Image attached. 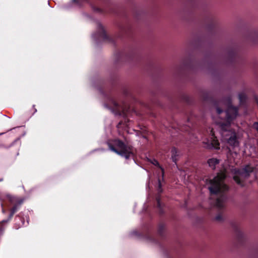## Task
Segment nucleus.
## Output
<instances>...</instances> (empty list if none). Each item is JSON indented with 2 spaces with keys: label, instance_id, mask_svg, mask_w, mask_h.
Returning <instances> with one entry per match:
<instances>
[{
  "label": "nucleus",
  "instance_id": "473e14b6",
  "mask_svg": "<svg viewBox=\"0 0 258 258\" xmlns=\"http://www.w3.org/2000/svg\"><path fill=\"white\" fill-rule=\"evenodd\" d=\"M20 226H19V227H16L15 228H16V229H18V228L20 227Z\"/></svg>",
  "mask_w": 258,
  "mask_h": 258
},
{
  "label": "nucleus",
  "instance_id": "a878e982",
  "mask_svg": "<svg viewBox=\"0 0 258 258\" xmlns=\"http://www.w3.org/2000/svg\"><path fill=\"white\" fill-rule=\"evenodd\" d=\"M21 223H22V224L21 225V226H27L28 224V222L27 221V223L26 224L25 223V221L23 220H21Z\"/></svg>",
  "mask_w": 258,
  "mask_h": 258
},
{
  "label": "nucleus",
  "instance_id": "c85d7f7f",
  "mask_svg": "<svg viewBox=\"0 0 258 258\" xmlns=\"http://www.w3.org/2000/svg\"><path fill=\"white\" fill-rule=\"evenodd\" d=\"M10 201H11V203H12V204H13V203L15 202V201L13 199H11Z\"/></svg>",
  "mask_w": 258,
  "mask_h": 258
},
{
  "label": "nucleus",
  "instance_id": "0eeeda50",
  "mask_svg": "<svg viewBox=\"0 0 258 258\" xmlns=\"http://www.w3.org/2000/svg\"><path fill=\"white\" fill-rule=\"evenodd\" d=\"M23 202V199H20L16 201L13 207L10 210V213L8 218L7 219L3 220L0 222V234H2L5 230V227L4 224L8 223L11 220L14 214L20 209Z\"/></svg>",
  "mask_w": 258,
  "mask_h": 258
},
{
  "label": "nucleus",
  "instance_id": "4be33fe9",
  "mask_svg": "<svg viewBox=\"0 0 258 258\" xmlns=\"http://www.w3.org/2000/svg\"><path fill=\"white\" fill-rule=\"evenodd\" d=\"M148 161L155 166H160L159 162L156 159H148Z\"/></svg>",
  "mask_w": 258,
  "mask_h": 258
},
{
  "label": "nucleus",
  "instance_id": "4468645a",
  "mask_svg": "<svg viewBox=\"0 0 258 258\" xmlns=\"http://www.w3.org/2000/svg\"><path fill=\"white\" fill-rule=\"evenodd\" d=\"M248 39L252 41H255L258 39V30L251 31L249 34Z\"/></svg>",
  "mask_w": 258,
  "mask_h": 258
},
{
  "label": "nucleus",
  "instance_id": "b1692460",
  "mask_svg": "<svg viewBox=\"0 0 258 258\" xmlns=\"http://www.w3.org/2000/svg\"><path fill=\"white\" fill-rule=\"evenodd\" d=\"M182 65L183 66H184L185 67H187V68L190 67V64L188 63V62H187V61L186 60H183V61L182 62Z\"/></svg>",
  "mask_w": 258,
  "mask_h": 258
},
{
  "label": "nucleus",
  "instance_id": "393cba45",
  "mask_svg": "<svg viewBox=\"0 0 258 258\" xmlns=\"http://www.w3.org/2000/svg\"><path fill=\"white\" fill-rule=\"evenodd\" d=\"M253 127L258 132V122H255L253 124Z\"/></svg>",
  "mask_w": 258,
  "mask_h": 258
},
{
  "label": "nucleus",
  "instance_id": "2eb2a0df",
  "mask_svg": "<svg viewBox=\"0 0 258 258\" xmlns=\"http://www.w3.org/2000/svg\"><path fill=\"white\" fill-rule=\"evenodd\" d=\"M219 163V160L215 158L210 159L208 160V163L209 166L212 167L213 169H215V165L218 164Z\"/></svg>",
  "mask_w": 258,
  "mask_h": 258
},
{
  "label": "nucleus",
  "instance_id": "1a4fd4ad",
  "mask_svg": "<svg viewBox=\"0 0 258 258\" xmlns=\"http://www.w3.org/2000/svg\"><path fill=\"white\" fill-rule=\"evenodd\" d=\"M114 114L116 115L121 116L124 117L126 115V112L128 109L127 105L120 104L114 101Z\"/></svg>",
  "mask_w": 258,
  "mask_h": 258
},
{
  "label": "nucleus",
  "instance_id": "7ed1b4c3",
  "mask_svg": "<svg viewBox=\"0 0 258 258\" xmlns=\"http://www.w3.org/2000/svg\"><path fill=\"white\" fill-rule=\"evenodd\" d=\"M112 86L113 76L110 73L108 80L104 81L101 86L97 88L101 95L104 108L111 113H113Z\"/></svg>",
  "mask_w": 258,
  "mask_h": 258
},
{
  "label": "nucleus",
  "instance_id": "dca6fc26",
  "mask_svg": "<svg viewBox=\"0 0 258 258\" xmlns=\"http://www.w3.org/2000/svg\"><path fill=\"white\" fill-rule=\"evenodd\" d=\"M201 96L204 100H207L210 97V94L208 91L202 90L201 92Z\"/></svg>",
  "mask_w": 258,
  "mask_h": 258
},
{
  "label": "nucleus",
  "instance_id": "cd10ccee",
  "mask_svg": "<svg viewBox=\"0 0 258 258\" xmlns=\"http://www.w3.org/2000/svg\"><path fill=\"white\" fill-rule=\"evenodd\" d=\"M97 150H102V151H103L104 149H96V150H94L93 151V152H94V151H97Z\"/></svg>",
  "mask_w": 258,
  "mask_h": 258
},
{
  "label": "nucleus",
  "instance_id": "6ab92c4d",
  "mask_svg": "<svg viewBox=\"0 0 258 258\" xmlns=\"http://www.w3.org/2000/svg\"><path fill=\"white\" fill-rule=\"evenodd\" d=\"M246 95L243 93H239L238 95V99L240 103H243L246 100Z\"/></svg>",
  "mask_w": 258,
  "mask_h": 258
},
{
  "label": "nucleus",
  "instance_id": "6e6552de",
  "mask_svg": "<svg viewBox=\"0 0 258 258\" xmlns=\"http://www.w3.org/2000/svg\"><path fill=\"white\" fill-rule=\"evenodd\" d=\"M72 2L79 7H82L85 4H89L92 10L95 12L105 13H107L109 12V11L105 8L100 9L99 8H96L95 6L92 5V4L90 2L89 0H72Z\"/></svg>",
  "mask_w": 258,
  "mask_h": 258
},
{
  "label": "nucleus",
  "instance_id": "7c9ffc66",
  "mask_svg": "<svg viewBox=\"0 0 258 258\" xmlns=\"http://www.w3.org/2000/svg\"><path fill=\"white\" fill-rule=\"evenodd\" d=\"M17 218H19V219H21L20 216L19 215L16 216L15 219L16 220Z\"/></svg>",
  "mask_w": 258,
  "mask_h": 258
},
{
  "label": "nucleus",
  "instance_id": "9b49d317",
  "mask_svg": "<svg viewBox=\"0 0 258 258\" xmlns=\"http://www.w3.org/2000/svg\"><path fill=\"white\" fill-rule=\"evenodd\" d=\"M232 227L237 239L239 241L243 240L245 237V235L239 225L237 223H233L232 224Z\"/></svg>",
  "mask_w": 258,
  "mask_h": 258
},
{
  "label": "nucleus",
  "instance_id": "f8f14e48",
  "mask_svg": "<svg viewBox=\"0 0 258 258\" xmlns=\"http://www.w3.org/2000/svg\"><path fill=\"white\" fill-rule=\"evenodd\" d=\"M107 120H105V132L107 138L111 137L112 135V127L111 125V122L110 123L108 122V125H107Z\"/></svg>",
  "mask_w": 258,
  "mask_h": 258
},
{
  "label": "nucleus",
  "instance_id": "f704fd0d",
  "mask_svg": "<svg viewBox=\"0 0 258 258\" xmlns=\"http://www.w3.org/2000/svg\"><path fill=\"white\" fill-rule=\"evenodd\" d=\"M3 179H0V181H2Z\"/></svg>",
  "mask_w": 258,
  "mask_h": 258
},
{
  "label": "nucleus",
  "instance_id": "a211bd4d",
  "mask_svg": "<svg viewBox=\"0 0 258 258\" xmlns=\"http://www.w3.org/2000/svg\"><path fill=\"white\" fill-rule=\"evenodd\" d=\"M211 144H212V147L213 148H215L216 149H219V143L217 139H214L212 140V142H211Z\"/></svg>",
  "mask_w": 258,
  "mask_h": 258
},
{
  "label": "nucleus",
  "instance_id": "f257e3e1",
  "mask_svg": "<svg viewBox=\"0 0 258 258\" xmlns=\"http://www.w3.org/2000/svg\"><path fill=\"white\" fill-rule=\"evenodd\" d=\"M213 109H215L218 115H220L225 110V120L217 122L221 129V135L224 140L231 146L236 147L239 146L236 134L231 128V121L236 118L238 114V108L231 104L230 97L226 101H215Z\"/></svg>",
  "mask_w": 258,
  "mask_h": 258
},
{
  "label": "nucleus",
  "instance_id": "bb28decb",
  "mask_svg": "<svg viewBox=\"0 0 258 258\" xmlns=\"http://www.w3.org/2000/svg\"><path fill=\"white\" fill-rule=\"evenodd\" d=\"M33 108L34 109V113L33 114L37 112V109L35 107V105H33Z\"/></svg>",
  "mask_w": 258,
  "mask_h": 258
},
{
  "label": "nucleus",
  "instance_id": "ddd939ff",
  "mask_svg": "<svg viewBox=\"0 0 258 258\" xmlns=\"http://www.w3.org/2000/svg\"><path fill=\"white\" fill-rule=\"evenodd\" d=\"M171 159H172L173 162H174L175 164H176V162L178 159V156H179L178 151L175 148L173 147L171 149Z\"/></svg>",
  "mask_w": 258,
  "mask_h": 258
},
{
  "label": "nucleus",
  "instance_id": "f03ea898",
  "mask_svg": "<svg viewBox=\"0 0 258 258\" xmlns=\"http://www.w3.org/2000/svg\"><path fill=\"white\" fill-rule=\"evenodd\" d=\"M225 177V174L219 173L214 179L209 181L211 184L209 187L210 192L212 194L216 195L215 206L217 209V213L214 220L219 223L223 222L226 218L225 212L226 202L227 200L226 192L228 190L229 187L223 182Z\"/></svg>",
  "mask_w": 258,
  "mask_h": 258
},
{
  "label": "nucleus",
  "instance_id": "aec40b11",
  "mask_svg": "<svg viewBox=\"0 0 258 258\" xmlns=\"http://www.w3.org/2000/svg\"><path fill=\"white\" fill-rule=\"evenodd\" d=\"M204 147L208 149H212V144L210 142H203Z\"/></svg>",
  "mask_w": 258,
  "mask_h": 258
},
{
  "label": "nucleus",
  "instance_id": "c756f323",
  "mask_svg": "<svg viewBox=\"0 0 258 258\" xmlns=\"http://www.w3.org/2000/svg\"><path fill=\"white\" fill-rule=\"evenodd\" d=\"M2 212L4 214L6 213V210L4 208L2 209Z\"/></svg>",
  "mask_w": 258,
  "mask_h": 258
},
{
  "label": "nucleus",
  "instance_id": "9d476101",
  "mask_svg": "<svg viewBox=\"0 0 258 258\" xmlns=\"http://www.w3.org/2000/svg\"><path fill=\"white\" fill-rule=\"evenodd\" d=\"M163 189L161 188V183L160 179H158V186L157 188V194L156 195V200L157 203V208L160 214L164 213L163 210V204L161 201V194L162 192Z\"/></svg>",
  "mask_w": 258,
  "mask_h": 258
},
{
  "label": "nucleus",
  "instance_id": "f3484780",
  "mask_svg": "<svg viewBox=\"0 0 258 258\" xmlns=\"http://www.w3.org/2000/svg\"><path fill=\"white\" fill-rule=\"evenodd\" d=\"M165 226L163 223H161L159 224L158 228V233L160 236L163 235V234L164 233V231L165 230Z\"/></svg>",
  "mask_w": 258,
  "mask_h": 258
},
{
  "label": "nucleus",
  "instance_id": "412c9836",
  "mask_svg": "<svg viewBox=\"0 0 258 258\" xmlns=\"http://www.w3.org/2000/svg\"><path fill=\"white\" fill-rule=\"evenodd\" d=\"M106 144L108 145L109 147V150L111 151H113V144L112 143V142L108 140L106 142Z\"/></svg>",
  "mask_w": 258,
  "mask_h": 258
},
{
  "label": "nucleus",
  "instance_id": "2f4dec72",
  "mask_svg": "<svg viewBox=\"0 0 258 258\" xmlns=\"http://www.w3.org/2000/svg\"><path fill=\"white\" fill-rule=\"evenodd\" d=\"M118 56H119V54H116V57H118Z\"/></svg>",
  "mask_w": 258,
  "mask_h": 258
},
{
  "label": "nucleus",
  "instance_id": "423d86ee",
  "mask_svg": "<svg viewBox=\"0 0 258 258\" xmlns=\"http://www.w3.org/2000/svg\"><path fill=\"white\" fill-rule=\"evenodd\" d=\"M253 167L250 165H246L244 168L238 169L235 172V175L233 176L234 180L237 184L243 186V181L248 178L250 174L253 171Z\"/></svg>",
  "mask_w": 258,
  "mask_h": 258
},
{
  "label": "nucleus",
  "instance_id": "72a5a7b5",
  "mask_svg": "<svg viewBox=\"0 0 258 258\" xmlns=\"http://www.w3.org/2000/svg\"><path fill=\"white\" fill-rule=\"evenodd\" d=\"M1 205L2 207H3V205L2 203H1Z\"/></svg>",
  "mask_w": 258,
  "mask_h": 258
},
{
  "label": "nucleus",
  "instance_id": "39448f33",
  "mask_svg": "<svg viewBox=\"0 0 258 258\" xmlns=\"http://www.w3.org/2000/svg\"><path fill=\"white\" fill-rule=\"evenodd\" d=\"M96 31L92 34V38L96 43L100 41L111 42L112 39L108 36L105 28L99 21H97Z\"/></svg>",
  "mask_w": 258,
  "mask_h": 258
},
{
  "label": "nucleus",
  "instance_id": "20e7f679",
  "mask_svg": "<svg viewBox=\"0 0 258 258\" xmlns=\"http://www.w3.org/2000/svg\"><path fill=\"white\" fill-rule=\"evenodd\" d=\"M114 152L126 159L134 156V148L118 139H114Z\"/></svg>",
  "mask_w": 258,
  "mask_h": 258
},
{
  "label": "nucleus",
  "instance_id": "5701e85b",
  "mask_svg": "<svg viewBox=\"0 0 258 258\" xmlns=\"http://www.w3.org/2000/svg\"><path fill=\"white\" fill-rule=\"evenodd\" d=\"M235 50L231 49L227 51L228 56L229 57H231L235 54Z\"/></svg>",
  "mask_w": 258,
  "mask_h": 258
}]
</instances>
